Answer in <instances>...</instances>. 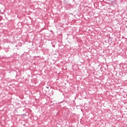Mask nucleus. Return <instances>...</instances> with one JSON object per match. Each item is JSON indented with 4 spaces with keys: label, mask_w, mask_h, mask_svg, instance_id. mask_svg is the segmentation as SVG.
<instances>
[{
    "label": "nucleus",
    "mask_w": 127,
    "mask_h": 127,
    "mask_svg": "<svg viewBox=\"0 0 127 127\" xmlns=\"http://www.w3.org/2000/svg\"><path fill=\"white\" fill-rule=\"evenodd\" d=\"M46 88H47V89H49V87H46Z\"/></svg>",
    "instance_id": "f257e3e1"
}]
</instances>
